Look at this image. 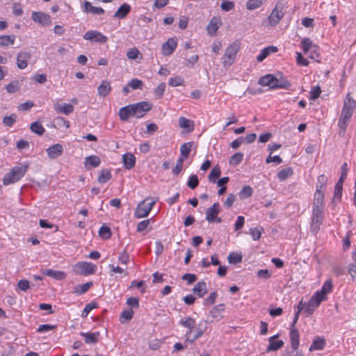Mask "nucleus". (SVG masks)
<instances>
[{
  "instance_id": "f257e3e1",
  "label": "nucleus",
  "mask_w": 356,
  "mask_h": 356,
  "mask_svg": "<svg viewBox=\"0 0 356 356\" xmlns=\"http://www.w3.org/2000/svg\"><path fill=\"white\" fill-rule=\"evenodd\" d=\"M356 108V102L350 96V93L348 92L346 95V99L343 101V108L338 121V135L340 137H343L346 134V128L349 122L350 121L351 117Z\"/></svg>"
},
{
  "instance_id": "f03ea898",
  "label": "nucleus",
  "mask_w": 356,
  "mask_h": 356,
  "mask_svg": "<svg viewBox=\"0 0 356 356\" xmlns=\"http://www.w3.org/2000/svg\"><path fill=\"white\" fill-rule=\"evenodd\" d=\"M28 167L26 165L15 166L10 172L6 173L3 178V184L5 186L15 184L19 181L26 174Z\"/></svg>"
},
{
  "instance_id": "7ed1b4c3",
  "label": "nucleus",
  "mask_w": 356,
  "mask_h": 356,
  "mask_svg": "<svg viewBox=\"0 0 356 356\" xmlns=\"http://www.w3.org/2000/svg\"><path fill=\"white\" fill-rule=\"evenodd\" d=\"M300 46L304 54H308L311 59L320 63V60L318 59L320 57L319 47L317 45L314 44L309 38H304L300 42Z\"/></svg>"
},
{
  "instance_id": "20e7f679",
  "label": "nucleus",
  "mask_w": 356,
  "mask_h": 356,
  "mask_svg": "<svg viewBox=\"0 0 356 356\" xmlns=\"http://www.w3.org/2000/svg\"><path fill=\"white\" fill-rule=\"evenodd\" d=\"M149 200V198H146L138 204L134 211V216L136 218H145L149 215L153 206L156 203V201L153 200H151L150 202H147Z\"/></svg>"
},
{
  "instance_id": "39448f33",
  "label": "nucleus",
  "mask_w": 356,
  "mask_h": 356,
  "mask_svg": "<svg viewBox=\"0 0 356 356\" xmlns=\"http://www.w3.org/2000/svg\"><path fill=\"white\" fill-rule=\"evenodd\" d=\"M239 49L240 45L237 42H233L226 49L225 55L222 57L224 66H230L234 63L236 54L239 51Z\"/></svg>"
},
{
  "instance_id": "423d86ee",
  "label": "nucleus",
  "mask_w": 356,
  "mask_h": 356,
  "mask_svg": "<svg viewBox=\"0 0 356 356\" xmlns=\"http://www.w3.org/2000/svg\"><path fill=\"white\" fill-rule=\"evenodd\" d=\"M324 218V209L313 208L311 231L317 233L322 225Z\"/></svg>"
},
{
  "instance_id": "0eeeda50",
  "label": "nucleus",
  "mask_w": 356,
  "mask_h": 356,
  "mask_svg": "<svg viewBox=\"0 0 356 356\" xmlns=\"http://www.w3.org/2000/svg\"><path fill=\"white\" fill-rule=\"evenodd\" d=\"M131 106H132L133 117L136 118H143L152 107V104L146 101L132 104Z\"/></svg>"
},
{
  "instance_id": "6e6552de",
  "label": "nucleus",
  "mask_w": 356,
  "mask_h": 356,
  "mask_svg": "<svg viewBox=\"0 0 356 356\" xmlns=\"http://www.w3.org/2000/svg\"><path fill=\"white\" fill-rule=\"evenodd\" d=\"M76 274L88 275L93 274L96 270V266L89 262H79L73 267Z\"/></svg>"
},
{
  "instance_id": "1a4fd4ad",
  "label": "nucleus",
  "mask_w": 356,
  "mask_h": 356,
  "mask_svg": "<svg viewBox=\"0 0 356 356\" xmlns=\"http://www.w3.org/2000/svg\"><path fill=\"white\" fill-rule=\"evenodd\" d=\"M284 15L283 6L281 3H277L268 17L269 24L272 26H275L280 22Z\"/></svg>"
},
{
  "instance_id": "9d476101",
  "label": "nucleus",
  "mask_w": 356,
  "mask_h": 356,
  "mask_svg": "<svg viewBox=\"0 0 356 356\" xmlns=\"http://www.w3.org/2000/svg\"><path fill=\"white\" fill-rule=\"evenodd\" d=\"M220 211V204L218 202H215L211 207H209L206 211V220L209 222H216L220 223L222 220L218 215Z\"/></svg>"
},
{
  "instance_id": "9b49d317",
  "label": "nucleus",
  "mask_w": 356,
  "mask_h": 356,
  "mask_svg": "<svg viewBox=\"0 0 356 356\" xmlns=\"http://www.w3.org/2000/svg\"><path fill=\"white\" fill-rule=\"evenodd\" d=\"M83 38L86 40L93 41L101 44L105 43L108 40L106 35L96 30L86 31L83 35Z\"/></svg>"
},
{
  "instance_id": "f8f14e48",
  "label": "nucleus",
  "mask_w": 356,
  "mask_h": 356,
  "mask_svg": "<svg viewBox=\"0 0 356 356\" xmlns=\"http://www.w3.org/2000/svg\"><path fill=\"white\" fill-rule=\"evenodd\" d=\"M31 19L34 22L44 26H49L51 24V16L43 12L33 11L31 14Z\"/></svg>"
},
{
  "instance_id": "ddd939ff",
  "label": "nucleus",
  "mask_w": 356,
  "mask_h": 356,
  "mask_svg": "<svg viewBox=\"0 0 356 356\" xmlns=\"http://www.w3.org/2000/svg\"><path fill=\"white\" fill-rule=\"evenodd\" d=\"M207 321L203 320L201 321L198 323L197 326L195 325L193 333L190 335L189 339H187L186 341L193 343L196 339L201 337L207 330Z\"/></svg>"
},
{
  "instance_id": "4468645a",
  "label": "nucleus",
  "mask_w": 356,
  "mask_h": 356,
  "mask_svg": "<svg viewBox=\"0 0 356 356\" xmlns=\"http://www.w3.org/2000/svg\"><path fill=\"white\" fill-rule=\"evenodd\" d=\"M179 324L181 326L188 329L185 334V339L186 340L189 339L190 335H191V334L193 333V329L195 327L196 325L195 320L192 318L191 317H186L182 318L179 321Z\"/></svg>"
},
{
  "instance_id": "2eb2a0df",
  "label": "nucleus",
  "mask_w": 356,
  "mask_h": 356,
  "mask_svg": "<svg viewBox=\"0 0 356 356\" xmlns=\"http://www.w3.org/2000/svg\"><path fill=\"white\" fill-rule=\"evenodd\" d=\"M31 59V54L26 51H21L17 56V65L20 70L25 69Z\"/></svg>"
},
{
  "instance_id": "dca6fc26",
  "label": "nucleus",
  "mask_w": 356,
  "mask_h": 356,
  "mask_svg": "<svg viewBox=\"0 0 356 356\" xmlns=\"http://www.w3.org/2000/svg\"><path fill=\"white\" fill-rule=\"evenodd\" d=\"M177 46V42L175 39L171 38H169L162 45V53L164 56L171 55L175 50Z\"/></svg>"
},
{
  "instance_id": "f3484780",
  "label": "nucleus",
  "mask_w": 356,
  "mask_h": 356,
  "mask_svg": "<svg viewBox=\"0 0 356 356\" xmlns=\"http://www.w3.org/2000/svg\"><path fill=\"white\" fill-rule=\"evenodd\" d=\"M82 10L86 13H92L93 15H103L104 10L100 7H95L88 1H84L81 6Z\"/></svg>"
},
{
  "instance_id": "a211bd4d",
  "label": "nucleus",
  "mask_w": 356,
  "mask_h": 356,
  "mask_svg": "<svg viewBox=\"0 0 356 356\" xmlns=\"http://www.w3.org/2000/svg\"><path fill=\"white\" fill-rule=\"evenodd\" d=\"M63 152V147L60 144H54L47 149L48 156L51 159H54L60 156Z\"/></svg>"
},
{
  "instance_id": "6ab92c4d",
  "label": "nucleus",
  "mask_w": 356,
  "mask_h": 356,
  "mask_svg": "<svg viewBox=\"0 0 356 356\" xmlns=\"http://www.w3.org/2000/svg\"><path fill=\"white\" fill-rule=\"evenodd\" d=\"M300 335L296 326H291L290 328V341L293 350H296L299 346Z\"/></svg>"
},
{
  "instance_id": "aec40b11",
  "label": "nucleus",
  "mask_w": 356,
  "mask_h": 356,
  "mask_svg": "<svg viewBox=\"0 0 356 356\" xmlns=\"http://www.w3.org/2000/svg\"><path fill=\"white\" fill-rule=\"evenodd\" d=\"M81 336L84 337L86 343L94 344L99 341L100 333L99 332H81Z\"/></svg>"
},
{
  "instance_id": "412c9836",
  "label": "nucleus",
  "mask_w": 356,
  "mask_h": 356,
  "mask_svg": "<svg viewBox=\"0 0 356 356\" xmlns=\"http://www.w3.org/2000/svg\"><path fill=\"white\" fill-rule=\"evenodd\" d=\"M325 191L316 190L314 194L313 208L324 209V193Z\"/></svg>"
},
{
  "instance_id": "4be33fe9",
  "label": "nucleus",
  "mask_w": 356,
  "mask_h": 356,
  "mask_svg": "<svg viewBox=\"0 0 356 356\" xmlns=\"http://www.w3.org/2000/svg\"><path fill=\"white\" fill-rule=\"evenodd\" d=\"M101 163V159L99 156L95 155H92L87 156L85 159L84 165L87 169H90L92 168H97Z\"/></svg>"
},
{
  "instance_id": "5701e85b",
  "label": "nucleus",
  "mask_w": 356,
  "mask_h": 356,
  "mask_svg": "<svg viewBox=\"0 0 356 356\" xmlns=\"http://www.w3.org/2000/svg\"><path fill=\"white\" fill-rule=\"evenodd\" d=\"M111 90V83L108 81H102L100 85L97 87V92L100 97H106Z\"/></svg>"
},
{
  "instance_id": "b1692460",
  "label": "nucleus",
  "mask_w": 356,
  "mask_h": 356,
  "mask_svg": "<svg viewBox=\"0 0 356 356\" xmlns=\"http://www.w3.org/2000/svg\"><path fill=\"white\" fill-rule=\"evenodd\" d=\"M277 335H274L269 338V345L267 347V351H275L281 348L284 346V341L282 340L275 341Z\"/></svg>"
},
{
  "instance_id": "393cba45",
  "label": "nucleus",
  "mask_w": 356,
  "mask_h": 356,
  "mask_svg": "<svg viewBox=\"0 0 356 356\" xmlns=\"http://www.w3.org/2000/svg\"><path fill=\"white\" fill-rule=\"evenodd\" d=\"M54 110L60 113L69 115L74 111V106L70 104H54Z\"/></svg>"
},
{
  "instance_id": "a878e982",
  "label": "nucleus",
  "mask_w": 356,
  "mask_h": 356,
  "mask_svg": "<svg viewBox=\"0 0 356 356\" xmlns=\"http://www.w3.org/2000/svg\"><path fill=\"white\" fill-rule=\"evenodd\" d=\"M193 292L199 298H202L207 293V284L204 282H198L193 287Z\"/></svg>"
},
{
  "instance_id": "bb28decb",
  "label": "nucleus",
  "mask_w": 356,
  "mask_h": 356,
  "mask_svg": "<svg viewBox=\"0 0 356 356\" xmlns=\"http://www.w3.org/2000/svg\"><path fill=\"white\" fill-rule=\"evenodd\" d=\"M122 161L124 167L130 170L133 168L136 163V157L135 156L131 153H126L123 154L122 156Z\"/></svg>"
},
{
  "instance_id": "cd10ccee",
  "label": "nucleus",
  "mask_w": 356,
  "mask_h": 356,
  "mask_svg": "<svg viewBox=\"0 0 356 356\" xmlns=\"http://www.w3.org/2000/svg\"><path fill=\"white\" fill-rule=\"evenodd\" d=\"M277 51V47L275 46H268L261 50L257 57L258 62H262L269 54Z\"/></svg>"
},
{
  "instance_id": "c85d7f7f",
  "label": "nucleus",
  "mask_w": 356,
  "mask_h": 356,
  "mask_svg": "<svg viewBox=\"0 0 356 356\" xmlns=\"http://www.w3.org/2000/svg\"><path fill=\"white\" fill-rule=\"evenodd\" d=\"M119 116L122 121H127L130 117H133L132 106L131 104L121 108L119 111Z\"/></svg>"
},
{
  "instance_id": "c756f323",
  "label": "nucleus",
  "mask_w": 356,
  "mask_h": 356,
  "mask_svg": "<svg viewBox=\"0 0 356 356\" xmlns=\"http://www.w3.org/2000/svg\"><path fill=\"white\" fill-rule=\"evenodd\" d=\"M131 10V6L127 3H123L115 13L113 17L120 19H124Z\"/></svg>"
},
{
  "instance_id": "7c9ffc66",
  "label": "nucleus",
  "mask_w": 356,
  "mask_h": 356,
  "mask_svg": "<svg viewBox=\"0 0 356 356\" xmlns=\"http://www.w3.org/2000/svg\"><path fill=\"white\" fill-rule=\"evenodd\" d=\"M325 341L323 338L316 337L309 347V351L321 350L325 348Z\"/></svg>"
},
{
  "instance_id": "2f4dec72",
  "label": "nucleus",
  "mask_w": 356,
  "mask_h": 356,
  "mask_svg": "<svg viewBox=\"0 0 356 356\" xmlns=\"http://www.w3.org/2000/svg\"><path fill=\"white\" fill-rule=\"evenodd\" d=\"M291 86V85L290 82L286 78L281 77V79H277L275 77V82L273 86V89H289Z\"/></svg>"
},
{
  "instance_id": "473e14b6",
  "label": "nucleus",
  "mask_w": 356,
  "mask_h": 356,
  "mask_svg": "<svg viewBox=\"0 0 356 356\" xmlns=\"http://www.w3.org/2000/svg\"><path fill=\"white\" fill-rule=\"evenodd\" d=\"M16 37L15 35H0V46L6 47L15 43Z\"/></svg>"
},
{
  "instance_id": "72a5a7b5",
  "label": "nucleus",
  "mask_w": 356,
  "mask_h": 356,
  "mask_svg": "<svg viewBox=\"0 0 356 356\" xmlns=\"http://www.w3.org/2000/svg\"><path fill=\"white\" fill-rule=\"evenodd\" d=\"M275 82V76L273 74H267L261 76L259 80V84L262 86H268L273 89Z\"/></svg>"
},
{
  "instance_id": "f704fd0d",
  "label": "nucleus",
  "mask_w": 356,
  "mask_h": 356,
  "mask_svg": "<svg viewBox=\"0 0 356 356\" xmlns=\"http://www.w3.org/2000/svg\"><path fill=\"white\" fill-rule=\"evenodd\" d=\"M43 273L47 276L55 278L58 280H63L65 277V273L59 270L46 269L43 271Z\"/></svg>"
},
{
  "instance_id": "c9c22d12",
  "label": "nucleus",
  "mask_w": 356,
  "mask_h": 356,
  "mask_svg": "<svg viewBox=\"0 0 356 356\" xmlns=\"http://www.w3.org/2000/svg\"><path fill=\"white\" fill-rule=\"evenodd\" d=\"M225 310V305L219 304L218 305L213 307L209 314L213 319L220 320L221 318V313Z\"/></svg>"
},
{
  "instance_id": "e433bc0d",
  "label": "nucleus",
  "mask_w": 356,
  "mask_h": 356,
  "mask_svg": "<svg viewBox=\"0 0 356 356\" xmlns=\"http://www.w3.org/2000/svg\"><path fill=\"white\" fill-rule=\"evenodd\" d=\"M192 145L193 144L191 142L184 143L180 147L179 157H182L184 158V159H186L188 157L189 154L191 151Z\"/></svg>"
},
{
  "instance_id": "4c0bfd02",
  "label": "nucleus",
  "mask_w": 356,
  "mask_h": 356,
  "mask_svg": "<svg viewBox=\"0 0 356 356\" xmlns=\"http://www.w3.org/2000/svg\"><path fill=\"white\" fill-rule=\"evenodd\" d=\"M252 188L250 186L247 185L243 187V188L238 193V195L241 200H245L251 197L252 195Z\"/></svg>"
},
{
  "instance_id": "58836bf2",
  "label": "nucleus",
  "mask_w": 356,
  "mask_h": 356,
  "mask_svg": "<svg viewBox=\"0 0 356 356\" xmlns=\"http://www.w3.org/2000/svg\"><path fill=\"white\" fill-rule=\"evenodd\" d=\"M292 175L293 170L289 167L279 171L277 173V178L280 181H283L291 177Z\"/></svg>"
},
{
  "instance_id": "ea45409f",
  "label": "nucleus",
  "mask_w": 356,
  "mask_h": 356,
  "mask_svg": "<svg viewBox=\"0 0 356 356\" xmlns=\"http://www.w3.org/2000/svg\"><path fill=\"white\" fill-rule=\"evenodd\" d=\"M318 306L319 305L316 301H314V299L311 298L309 301L305 304V312L307 315H310L317 307H318Z\"/></svg>"
},
{
  "instance_id": "a19ab883",
  "label": "nucleus",
  "mask_w": 356,
  "mask_h": 356,
  "mask_svg": "<svg viewBox=\"0 0 356 356\" xmlns=\"http://www.w3.org/2000/svg\"><path fill=\"white\" fill-rule=\"evenodd\" d=\"M221 170L218 165L214 166L211 170L208 177L209 181L212 183H215L216 179L220 176Z\"/></svg>"
},
{
  "instance_id": "79ce46f5",
  "label": "nucleus",
  "mask_w": 356,
  "mask_h": 356,
  "mask_svg": "<svg viewBox=\"0 0 356 356\" xmlns=\"http://www.w3.org/2000/svg\"><path fill=\"white\" fill-rule=\"evenodd\" d=\"M343 183L341 181H338L335 185L333 201L339 202L341 198L342 190H343Z\"/></svg>"
},
{
  "instance_id": "37998d69",
  "label": "nucleus",
  "mask_w": 356,
  "mask_h": 356,
  "mask_svg": "<svg viewBox=\"0 0 356 356\" xmlns=\"http://www.w3.org/2000/svg\"><path fill=\"white\" fill-rule=\"evenodd\" d=\"M30 129H31V131H33V133H35L39 136H42L44 134V132L45 131L44 128L43 127L42 124L39 122H34L31 123V126H30Z\"/></svg>"
},
{
  "instance_id": "c03bdc74",
  "label": "nucleus",
  "mask_w": 356,
  "mask_h": 356,
  "mask_svg": "<svg viewBox=\"0 0 356 356\" xmlns=\"http://www.w3.org/2000/svg\"><path fill=\"white\" fill-rule=\"evenodd\" d=\"M266 0H248L246 2V8L249 10H253L259 8Z\"/></svg>"
},
{
  "instance_id": "a18cd8bd",
  "label": "nucleus",
  "mask_w": 356,
  "mask_h": 356,
  "mask_svg": "<svg viewBox=\"0 0 356 356\" xmlns=\"http://www.w3.org/2000/svg\"><path fill=\"white\" fill-rule=\"evenodd\" d=\"M111 173L108 170H102L98 177V181L100 184H104L111 179Z\"/></svg>"
},
{
  "instance_id": "49530a36",
  "label": "nucleus",
  "mask_w": 356,
  "mask_h": 356,
  "mask_svg": "<svg viewBox=\"0 0 356 356\" xmlns=\"http://www.w3.org/2000/svg\"><path fill=\"white\" fill-rule=\"evenodd\" d=\"M227 259L229 264H236L240 263L242 261V255L241 254L232 252L229 254Z\"/></svg>"
},
{
  "instance_id": "de8ad7c7",
  "label": "nucleus",
  "mask_w": 356,
  "mask_h": 356,
  "mask_svg": "<svg viewBox=\"0 0 356 356\" xmlns=\"http://www.w3.org/2000/svg\"><path fill=\"white\" fill-rule=\"evenodd\" d=\"M92 285V282H86L83 284L78 285L74 289V293H77L78 295L83 294L90 289Z\"/></svg>"
},
{
  "instance_id": "09e8293b",
  "label": "nucleus",
  "mask_w": 356,
  "mask_h": 356,
  "mask_svg": "<svg viewBox=\"0 0 356 356\" xmlns=\"http://www.w3.org/2000/svg\"><path fill=\"white\" fill-rule=\"evenodd\" d=\"M327 177L324 175H321L318 177V182L316 184V190L323 191L326 190Z\"/></svg>"
},
{
  "instance_id": "8fccbe9b",
  "label": "nucleus",
  "mask_w": 356,
  "mask_h": 356,
  "mask_svg": "<svg viewBox=\"0 0 356 356\" xmlns=\"http://www.w3.org/2000/svg\"><path fill=\"white\" fill-rule=\"evenodd\" d=\"M243 159V154L241 152L235 153L232 155L229 159L230 165H238Z\"/></svg>"
},
{
  "instance_id": "3c124183",
  "label": "nucleus",
  "mask_w": 356,
  "mask_h": 356,
  "mask_svg": "<svg viewBox=\"0 0 356 356\" xmlns=\"http://www.w3.org/2000/svg\"><path fill=\"white\" fill-rule=\"evenodd\" d=\"M199 184V179L197 175H191L187 181V186L191 189H195Z\"/></svg>"
},
{
  "instance_id": "603ef678",
  "label": "nucleus",
  "mask_w": 356,
  "mask_h": 356,
  "mask_svg": "<svg viewBox=\"0 0 356 356\" xmlns=\"http://www.w3.org/2000/svg\"><path fill=\"white\" fill-rule=\"evenodd\" d=\"M99 235L104 239L109 238L111 236V229L105 225L102 226L99 230Z\"/></svg>"
},
{
  "instance_id": "864d4df0",
  "label": "nucleus",
  "mask_w": 356,
  "mask_h": 356,
  "mask_svg": "<svg viewBox=\"0 0 356 356\" xmlns=\"http://www.w3.org/2000/svg\"><path fill=\"white\" fill-rule=\"evenodd\" d=\"M6 88L9 93L16 92L19 89V83L18 81H12Z\"/></svg>"
},
{
  "instance_id": "5fc2aeb1",
  "label": "nucleus",
  "mask_w": 356,
  "mask_h": 356,
  "mask_svg": "<svg viewBox=\"0 0 356 356\" xmlns=\"http://www.w3.org/2000/svg\"><path fill=\"white\" fill-rule=\"evenodd\" d=\"M143 86V81L138 79H133L128 83V86L131 88L133 90L142 89Z\"/></svg>"
},
{
  "instance_id": "6e6d98bb",
  "label": "nucleus",
  "mask_w": 356,
  "mask_h": 356,
  "mask_svg": "<svg viewBox=\"0 0 356 356\" xmlns=\"http://www.w3.org/2000/svg\"><path fill=\"white\" fill-rule=\"evenodd\" d=\"M332 290V282L331 280H326L321 287V293L327 295Z\"/></svg>"
},
{
  "instance_id": "4d7b16f0",
  "label": "nucleus",
  "mask_w": 356,
  "mask_h": 356,
  "mask_svg": "<svg viewBox=\"0 0 356 356\" xmlns=\"http://www.w3.org/2000/svg\"><path fill=\"white\" fill-rule=\"evenodd\" d=\"M184 158L182 157H179L177 160V162H176V165L175 167L172 169V173L175 175H178L181 170H182V166H183V163H184Z\"/></svg>"
},
{
  "instance_id": "13d9d810",
  "label": "nucleus",
  "mask_w": 356,
  "mask_h": 356,
  "mask_svg": "<svg viewBox=\"0 0 356 356\" xmlns=\"http://www.w3.org/2000/svg\"><path fill=\"white\" fill-rule=\"evenodd\" d=\"M165 90V84L164 83H160L154 90L155 96L160 99L163 97Z\"/></svg>"
},
{
  "instance_id": "bf43d9fd",
  "label": "nucleus",
  "mask_w": 356,
  "mask_h": 356,
  "mask_svg": "<svg viewBox=\"0 0 356 356\" xmlns=\"http://www.w3.org/2000/svg\"><path fill=\"white\" fill-rule=\"evenodd\" d=\"M16 121V115L11 114L8 116H5L3 119V123L7 127H12Z\"/></svg>"
},
{
  "instance_id": "052dcab7",
  "label": "nucleus",
  "mask_w": 356,
  "mask_h": 356,
  "mask_svg": "<svg viewBox=\"0 0 356 356\" xmlns=\"http://www.w3.org/2000/svg\"><path fill=\"white\" fill-rule=\"evenodd\" d=\"M312 299H314L319 305L321 302L326 299V295L325 293H322L321 291H317L314 295L312 297Z\"/></svg>"
},
{
  "instance_id": "680f3d73",
  "label": "nucleus",
  "mask_w": 356,
  "mask_h": 356,
  "mask_svg": "<svg viewBox=\"0 0 356 356\" xmlns=\"http://www.w3.org/2000/svg\"><path fill=\"white\" fill-rule=\"evenodd\" d=\"M140 51L136 48H131L127 52V56L130 60L136 59L140 55Z\"/></svg>"
},
{
  "instance_id": "e2e57ef3",
  "label": "nucleus",
  "mask_w": 356,
  "mask_h": 356,
  "mask_svg": "<svg viewBox=\"0 0 356 356\" xmlns=\"http://www.w3.org/2000/svg\"><path fill=\"white\" fill-rule=\"evenodd\" d=\"M220 8L224 11L228 12L234 8V3L231 1H223L220 4Z\"/></svg>"
},
{
  "instance_id": "0e129e2a",
  "label": "nucleus",
  "mask_w": 356,
  "mask_h": 356,
  "mask_svg": "<svg viewBox=\"0 0 356 356\" xmlns=\"http://www.w3.org/2000/svg\"><path fill=\"white\" fill-rule=\"evenodd\" d=\"M118 261L122 264H127L129 261V254L126 250H123L118 256Z\"/></svg>"
},
{
  "instance_id": "69168bd1",
  "label": "nucleus",
  "mask_w": 356,
  "mask_h": 356,
  "mask_svg": "<svg viewBox=\"0 0 356 356\" xmlns=\"http://www.w3.org/2000/svg\"><path fill=\"white\" fill-rule=\"evenodd\" d=\"M56 327V325H51L49 324L40 325L37 329V332L40 333L49 332Z\"/></svg>"
},
{
  "instance_id": "338daca9",
  "label": "nucleus",
  "mask_w": 356,
  "mask_h": 356,
  "mask_svg": "<svg viewBox=\"0 0 356 356\" xmlns=\"http://www.w3.org/2000/svg\"><path fill=\"white\" fill-rule=\"evenodd\" d=\"M296 62L298 65L301 66H307L309 65L308 60L305 58L299 52H296Z\"/></svg>"
},
{
  "instance_id": "774afa93",
  "label": "nucleus",
  "mask_w": 356,
  "mask_h": 356,
  "mask_svg": "<svg viewBox=\"0 0 356 356\" xmlns=\"http://www.w3.org/2000/svg\"><path fill=\"white\" fill-rule=\"evenodd\" d=\"M18 288L23 291H26L30 288L29 282L27 280H20L17 283Z\"/></svg>"
}]
</instances>
